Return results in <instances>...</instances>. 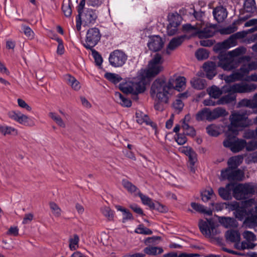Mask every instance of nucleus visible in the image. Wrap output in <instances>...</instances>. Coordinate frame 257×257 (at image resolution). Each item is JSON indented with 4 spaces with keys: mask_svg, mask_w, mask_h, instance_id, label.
I'll list each match as a JSON object with an SVG mask.
<instances>
[{
    "mask_svg": "<svg viewBox=\"0 0 257 257\" xmlns=\"http://www.w3.org/2000/svg\"><path fill=\"white\" fill-rule=\"evenodd\" d=\"M50 207L55 216L58 217L61 215V210L56 203L54 202L50 203Z\"/></svg>",
    "mask_w": 257,
    "mask_h": 257,
    "instance_id": "680f3d73",
    "label": "nucleus"
},
{
    "mask_svg": "<svg viewBox=\"0 0 257 257\" xmlns=\"http://www.w3.org/2000/svg\"><path fill=\"white\" fill-rule=\"evenodd\" d=\"M247 34L245 31H241L231 35L228 39L217 43L214 47V51L219 52L235 46L237 44V40L244 38Z\"/></svg>",
    "mask_w": 257,
    "mask_h": 257,
    "instance_id": "1a4fd4ad",
    "label": "nucleus"
},
{
    "mask_svg": "<svg viewBox=\"0 0 257 257\" xmlns=\"http://www.w3.org/2000/svg\"><path fill=\"white\" fill-rule=\"evenodd\" d=\"M216 63L214 62H205L203 66V69L206 72L207 78L212 79L216 75Z\"/></svg>",
    "mask_w": 257,
    "mask_h": 257,
    "instance_id": "4be33fe9",
    "label": "nucleus"
},
{
    "mask_svg": "<svg viewBox=\"0 0 257 257\" xmlns=\"http://www.w3.org/2000/svg\"><path fill=\"white\" fill-rule=\"evenodd\" d=\"M54 39L58 43L57 49V54L59 55H62L64 54L65 49L62 40L59 38L57 35L54 36Z\"/></svg>",
    "mask_w": 257,
    "mask_h": 257,
    "instance_id": "864d4df0",
    "label": "nucleus"
},
{
    "mask_svg": "<svg viewBox=\"0 0 257 257\" xmlns=\"http://www.w3.org/2000/svg\"><path fill=\"white\" fill-rule=\"evenodd\" d=\"M185 36H180L173 38L168 44L167 49L166 53L170 54L171 51L176 49L178 47L180 46L184 42L185 39Z\"/></svg>",
    "mask_w": 257,
    "mask_h": 257,
    "instance_id": "412c9836",
    "label": "nucleus"
},
{
    "mask_svg": "<svg viewBox=\"0 0 257 257\" xmlns=\"http://www.w3.org/2000/svg\"><path fill=\"white\" fill-rule=\"evenodd\" d=\"M136 120L138 123L143 124L145 123L147 125H151L153 127H156L155 124L152 122L149 116L140 111H137L136 113Z\"/></svg>",
    "mask_w": 257,
    "mask_h": 257,
    "instance_id": "b1692460",
    "label": "nucleus"
},
{
    "mask_svg": "<svg viewBox=\"0 0 257 257\" xmlns=\"http://www.w3.org/2000/svg\"><path fill=\"white\" fill-rule=\"evenodd\" d=\"M127 56L122 50H115L111 52L109 56V64L113 67H122L126 62Z\"/></svg>",
    "mask_w": 257,
    "mask_h": 257,
    "instance_id": "ddd939ff",
    "label": "nucleus"
},
{
    "mask_svg": "<svg viewBox=\"0 0 257 257\" xmlns=\"http://www.w3.org/2000/svg\"><path fill=\"white\" fill-rule=\"evenodd\" d=\"M243 225L249 228H257V214L254 212L253 208L248 210V215L243 221Z\"/></svg>",
    "mask_w": 257,
    "mask_h": 257,
    "instance_id": "aec40b11",
    "label": "nucleus"
},
{
    "mask_svg": "<svg viewBox=\"0 0 257 257\" xmlns=\"http://www.w3.org/2000/svg\"><path fill=\"white\" fill-rule=\"evenodd\" d=\"M246 48L240 46L227 53L220 54L218 56V66L225 71H230L237 68L243 61H249L250 57L244 56Z\"/></svg>",
    "mask_w": 257,
    "mask_h": 257,
    "instance_id": "f257e3e1",
    "label": "nucleus"
},
{
    "mask_svg": "<svg viewBox=\"0 0 257 257\" xmlns=\"http://www.w3.org/2000/svg\"><path fill=\"white\" fill-rule=\"evenodd\" d=\"M195 56L199 60H205L209 57V53L207 50L200 48L195 52Z\"/></svg>",
    "mask_w": 257,
    "mask_h": 257,
    "instance_id": "de8ad7c7",
    "label": "nucleus"
},
{
    "mask_svg": "<svg viewBox=\"0 0 257 257\" xmlns=\"http://www.w3.org/2000/svg\"><path fill=\"white\" fill-rule=\"evenodd\" d=\"M214 19L218 22H222L227 16L226 10L223 7H218L213 11Z\"/></svg>",
    "mask_w": 257,
    "mask_h": 257,
    "instance_id": "393cba45",
    "label": "nucleus"
},
{
    "mask_svg": "<svg viewBox=\"0 0 257 257\" xmlns=\"http://www.w3.org/2000/svg\"><path fill=\"white\" fill-rule=\"evenodd\" d=\"M176 135L175 140L179 145H184L187 142V138L184 134H177Z\"/></svg>",
    "mask_w": 257,
    "mask_h": 257,
    "instance_id": "69168bd1",
    "label": "nucleus"
},
{
    "mask_svg": "<svg viewBox=\"0 0 257 257\" xmlns=\"http://www.w3.org/2000/svg\"><path fill=\"white\" fill-rule=\"evenodd\" d=\"M114 96L117 102L124 107H130L132 105V101L130 99L125 97L120 92H115Z\"/></svg>",
    "mask_w": 257,
    "mask_h": 257,
    "instance_id": "2f4dec72",
    "label": "nucleus"
},
{
    "mask_svg": "<svg viewBox=\"0 0 257 257\" xmlns=\"http://www.w3.org/2000/svg\"><path fill=\"white\" fill-rule=\"evenodd\" d=\"M17 102L19 106L21 108L26 109L28 111H30L32 110L31 107L29 106L23 99L18 98L17 99Z\"/></svg>",
    "mask_w": 257,
    "mask_h": 257,
    "instance_id": "774afa93",
    "label": "nucleus"
},
{
    "mask_svg": "<svg viewBox=\"0 0 257 257\" xmlns=\"http://www.w3.org/2000/svg\"><path fill=\"white\" fill-rule=\"evenodd\" d=\"M209 108H204L199 111L195 115L196 119L198 121H203L205 119L209 121Z\"/></svg>",
    "mask_w": 257,
    "mask_h": 257,
    "instance_id": "c9c22d12",
    "label": "nucleus"
},
{
    "mask_svg": "<svg viewBox=\"0 0 257 257\" xmlns=\"http://www.w3.org/2000/svg\"><path fill=\"white\" fill-rule=\"evenodd\" d=\"M247 151H251L257 149V140H252L248 143L246 142L245 146Z\"/></svg>",
    "mask_w": 257,
    "mask_h": 257,
    "instance_id": "0e129e2a",
    "label": "nucleus"
},
{
    "mask_svg": "<svg viewBox=\"0 0 257 257\" xmlns=\"http://www.w3.org/2000/svg\"><path fill=\"white\" fill-rule=\"evenodd\" d=\"M9 118L25 126H32L35 125V122L32 118L24 114L18 110L10 111L8 113Z\"/></svg>",
    "mask_w": 257,
    "mask_h": 257,
    "instance_id": "4468645a",
    "label": "nucleus"
},
{
    "mask_svg": "<svg viewBox=\"0 0 257 257\" xmlns=\"http://www.w3.org/2000/svg\"><path fill=\"white\" fill-rule=\"evenodd\" d=\"M79 241V236L75 234L73 237L69 239V248L71 250H76L78 247V242Z\"/></svg>",
    "mask_w": 257,
    "mask_h": 257,
    "instance_id": "3c124183",
    "label": "nucleus"
},
{
    "mask_svg": "<svg viewBox=\"0 0 257 257\" xmlns=\"http://www.w3.org/2000/svg\"><path fill=\"white\" fill-rule=\"evenodd\" d=\"M182 128L183 130L184 134L187 136L194 137L196 135V131L195 128L190 126L188 123L182 124Z\"/></svg>",
    "mask_w": 257,
    "mask_h": 257,
    "instance_id": "c03bdc74",
    "label": "nucleus"
},
{
    "mask_svg": "<svg viewBox=\"0 0 257 257\" xmlns=\"http://www.w3.org/2000/svg\"><path fill=\"white\" fill-rule=\"evenodd\" d=\"M244 174L240 169L226 168L221 172L220 179L227 180L229 181H240L243 177Z\"/></svg>",
    "mask_w": 257,
    "mask_h": 257,
    "instance_id": "dca6fc26",
    "label": "nucleus"
},
{
    "mask_svg": "<svg viewBox=\"0 0 257 257\" xmlns=\"http://www.w3.org/2000/svg\"><path fill=\"white\" fill-rule=\"evenodd\" d=\"M209 121L216 119L220 117H223L227 114L226 110L222 107H218L212 110L209 108Z\"/></svg>",
    "mask_w": 257,
    "mask_h": 257,
    "instance_id": "5701e85b",
    "label": "nucleus"
},
{
    "mask_svg": "<svg viewBox=\"0 0 257 257\" xmlns=\"http://www.w3.org/2000/svg\"><path fill=\"white\" fill-rule=\"evenodd\" d=\"M215 33V27L212 26H204V24L199 25L196 35L200 38H207L212 37Z\"/></svg>",
    "mask_w": 257,
    "mask_h": 257,
    "instance_id": "a211bd4d",
    "label": "nucleus"
},
{
    "mask_svg": "<svg viewBox=\"0 0 257 257\" xmlns=\"http://www.w3.org/2000/svg\"><path fill=\"white\" fill-rule=\"evenodd\" d=\"M191 206L196 211L207 214L208 215H212V211L210 209H206L203 205L195 202L191 203Z\"/></svg>",
    "mask_w": 257,
    "mask_h": 257,
    "instance_id": "473e14b6",
    "label": "nucleus"
},
{
    "mask_svg": "<svg viewBox=\"0 0 257 257\" xmlns=\"http://www.w3.org/2000/svg\"><path fill=\"white\" fill-rule=\"evenodd\" d=\"M256 88L257 84L245 82L235 83L225 87V91L228 93L220 97L217 101V104H225L233 102L235 101L236 97L234 93H248L253 92Z\"/></svg>",
    "mask_w": 257,
    "mask_h": 257,
    "instance_id": "7ed1b4c3",
    "label": "nucleus"
},
{
    "mask_svg": "<svg viewBox=\"0 0 257 257\" xmlns=\"http://www.w3.org/2000/svg\"><path fill=\"white\" fill-rule=\"evenodd\" d=\"M164 42L159 36L155 35L150 37L147 44L149 49L154 52L160 51L163 47Z\"/></svg>",
    "mask_w": 257,
    "mask_h": 257,
    "instance_id": "6ab92c4d",
    "label": "nucleus"
},
{
    "mask_svg": "<svg viewBox=\"0 0 257 257\" xmlns=\"http://www.w3.org/2000/svg\"><path fill=\"white\" fill-rule=\"evenodd\" d=\"M223 79L226 83H231L241 80L240 79V75L237 73L236 71L229 75L225 76Z\"/></svg>",
    "mask_w": 257,
    "mask_h": 257,
    "instance_id": "49530a36",
    "label": "nucleus"
},
{
    "mask_svg": "<svg viewBox=\"0 0 257 257\" xmlns=\"http://www.w3.org/2000/svg\"><path fill=\"white\" fill-rule=\"evenodd\" d=\"M122 184L123 186L130 193H133L138 190L140 191L138 188L133 184L131 182L126 180H123L122 181Z\"/></svg>",
    "mask_w": 257,
    "mask_h": 257,
    "instance_id": "09e8293b",
    "label": "nucleus"
},
{
    "mask_svg": "<svg viewBox=\"0 0 257 257\" xmlns=\"http://www.w3.org/2000/svg\"><path fill=\"white\" fill-rule=\"evenodd\" d=\"M64 79L67 83L70 85L75 90H78L80 89L81 86L79 82L76 79L69 74L65 75Z\"/></svg>",
    "mask_w": 257,
    "mask_h": 257,
    "instance_id": "c756f323",
    "label": "nucleus"
},
{
    "mask_svg": "<svg viewBox=\"0 0 257 257\" xmlns=\"http://www.w3.org/2000/svg\"><path fill=\"white\" fill-rule=\"evenodd\" d=\"M168 20L169 22V25H173L176 26H178L181 23V17L177 13H171L169 14L168 16Z\"/></svg>",
    "mask_w": 257,
    "mask_h": 257,
    "instance_id": "f704fd0d",
    "label": "nucleus"
},
{
    "mask_svg": "<svg viewBox=\"0 0 257 257\" xmlns=\"http://www.w3.org/2000/svg\"><path fill=\"white\" fill-rule=\"evenodd\" d=\"M209 96L214 98H218L222 94V91L216 86H212L207 89Z\"/></svg>",
    "mask_w": 257,
    "mask_h": 257,
    "instance_id": "79ce46f5",
    "label": "nucleus"
},
{
    "mask_svg": "<svg viewBox=\"0 0 257 257\" xmlns=\"http://www.w3.org/2000/svg\"><path fill=\"white\" fill-rule=\"evenodd\" d=\"M174 79L170 78L166 82L163 78L156 79L152 83L150 94L155 101L167 103L170 96V91L173 89Z\"/></svg>",
    "mask_w": 257,
    "mask_h": 257,
    "instance_id": "f03ea898",
    "label": "nucleus"
},
{
    "mask_svg": "<svg viewBox=\"0 0 257 257\" xmlns=\"http://www.w3.org/2000/svg\"><path fill=\"white\" fill-rule=\"evenodd\" d=\"M101 37L100 31L98 28H90L86 33L84 47L87 49L92 50L100 41Z\"/></svg>",
    "mask_w": 257,
    "mask_h": 257,
    "instance_id": "f8f14e48",
    "label": "nucleus"
},
{
    "mask_svg": "<svg viewBox=\"0 0 257 257\" xmlns=\"http://www.w3.org/2000/svg\"><path fill=\"white\" fill-rule=\"evenodd\" d=\"M163 62L162 56L158 53L156 54L149 62L147 69L141 70L140 75L147 78L155 77L163 70Z\"/></svg>",
    "mask_w": 257,
    "mask_h": 257,
    "instance_id": "423d86ee",
    "label": "nucleus"
},
{
    "mask_svg": "<svg viewBox=\"0 0 257 257\" xmlns=\"http://www.w3.org/2000/svg\"><path fill=\"white\" fill-rule=\"evenodd\" d=\"M174 79V86L173 88L180 91L183 88L186 84V78L184 77H178L176 79L171 78Z\"/></svg>",
    "mask_w": 257,
    "mask_h": 257,
    "instance_id": "4c0bfd02",
    "label": "nucleus"
},
{
    "mask_svg": "<svg viewBox=\"0 0 257 257\" xmlns=\"http://www.w3.org/2000/svg\"><path fill=\"white\" fill-rule=\"evenodd\" d=\"M243 7L244 10L247 13H253L256 9L254 0H245Z\"/></svg>",
    "mask_w": 257,
    "mask_h": 257,
    "instance_id": "a19ab883",
    "label": "nucleus"
},
{
    "mask_svg": "<svg viewBox=\"0 0 257 257\" xmlns=\"http://www.w3.org/2000/svg\"><path fill=\"white\" fill-rule=\"evenodd\" d=\"M225 237L227 241L235 242V245L237 243H240V236L238 231L233 230L227 231L225 233Z\"/></svg>",
    "mask_w": 257,
    "mask_h": 257,
    "instance_id": "bb28decb",
    "label": "nucleus"
},
{
    "mask_svg": "<svg viewBox=\"0 0 257 257\" xmlns=\"http://www.w3.org/2000/svg\"><path fill=\"white\" fill-rule=\"evenodd\" d=\"M161 239V237L156 236L147 237L144 241V243L147 245L143 250L144 253L150 256H156L162 253L164 251L163 248L155 246L158 244L157 241Z\"/></svg>",
    "mask_w": 257,
    "mask_h": 257,
    "instance_id": "9b49d317",
    "label": "nucleus"
},
{
    "mask_svg": "<svg viewBox=\"0 0 257 257\" xmlns=\"http://www.w3.org/2000/svg\"><path fill=\"white\" fill-rule=\"evenodd\" d=\"M62 10L64 15L66 17H69L71 16L72 9L69 2H68L67 3H64L62 6Z\"/></svg>",
    "mask_w": 257,
    "mask_h": 257,
    "instance_id": "bf43d9fd",
    "label": "nucleus"
},
{
    "mask_svg": "<svg viewBox=\"0 0 257 257\" xmlns=\"http://www.w3.org/2000/svg\"><path fill=\"white\" fill-rule=\"evenodd\" d=\"M232 184L228 183L225 187H220L218 189V193L220 196L224 200H229L231 198V190L230 187Z\"/></svg>",
    "mask_w": 257,
    "mask_h": 257,
    "instance_id": "c85d7f7f",
    "label": "nucleus"
},
{
    "mask_svg": "<svg viewBox=\"0 0 257 257\" xmlns=\"http://www.w3.org/2000/svg\"><path fill=\"white\" fill-rule=\"evenodd\" d=\"M190 83L194 88L198 90L204 89L206 85V81L205 80L198 77H194L192 78Z\"/></svg>",
    "mask_w": 257,
    "mask_h": 257,
    "instance_id": "72a5a7b5",
    "label": "nucleus"
},
{
    "mask_svg": "<svg viewBox=\"0 0 257 257\" xmlns=\"http://www.w3.org/2000/svg\"><path fill=\"white\" fill-rule=\"evenodd\" d=\"M0 132L5 136L7 135L15 136L18 134L17 130L7 125H0Z\"/></svg>",
    "mask_w": 257,
    "mask_h": 257,
    "instance_id": "ea45409f",
    "label": "nucleus"
},
{
    "mask_svg": "<svg viewBox=\"0 0 257 257\" xmlns=\"http://www.w3.org/2000/svg\"><path fill=\"white\" fill-rule=\"evenodd\" d=\"M22 29L24 34L29 39H32L34 38L35 34L33 30L29 26L26 25H22Z\"/></svg>",
    "mask_w": 257,
    "mask_h": 257,
    "instance_id": "4d7b16f0",
    "label": "nucleus"
},
{
    "mask_svg": "<svg viewBox=\"0 0 257 257\" xmlns=\"http://www.w3.org/2000/svg\"><path fill=\"white\" fill-rule=\"evenodd\" d=\"M219 222L225 228L234 227L237 225L236 220L229 217H219L218 218Z\"/></svg>",
    "mask_w": 257,
    "mask_h": 257,
    "instance_id": "cd10ccee",
    "label": "nucleus"
},
{
    "mask_svg": "<svg viewBox=\"0 0 257 257\" xmlns=\"http://www.w3.org/2000/svg\"><path fill=\"white\" fill-rule=\"evenodd\" d=\"M237 30L236 27L234 24L230 25L226 28H223L220 30V33L221 34H230L234 33Z\"/></svg>",
    "mask_w": 257,
    "mask_h": 257,
    "instance_id": "052dcab7",
    "label": "nucleus"
},
{
    "mask_svg": "<svg viewBox=\"0 0 257 257\" xmlns=\"http://www.w3.org/2000/svg\"><path fill=\"white\" fill-rule=\"evenodd\" d=\"M138 195L140 197L142 203L146 205H148L151 208L152 207H154V202H153L151 198L148 196L144 195L140 191H139Z\"/></svg>",
    "mask_w": 257,
    "mask_h": 257,
    "instance_id": "8fccbe9b",
    "label": "nucleus"
},
{
    "mask_svg": "<svg viewBox=\"0 0 257 257\" xmlns=\"http://www.w3.org/2000/svg\"><path fill=\"white\" fill-rule=\"evenodd\" d=\"M213 195V191L211 188L201 192L202 200L203 202L208 201Z\"/></svg>",
    "mask_w": 257,
    "mask_h": 257,
    "instance_id": "5fc2aeb1",
    "label": "nucleus"
},
{
    "mask_svg": "<svg viewBox=\"0 0 257 257\" xmlns=\"http://www.w3.org/2000/svg\"><path fill=\"white\" fill-rule=\"evenodd\" d=\"M78 15L76 17V28L78 31L81 29V25L89 26L95 23L97 18L96 10L85 8V1L81 0L76 7Z\"/></svg>",
    "mask_w": 257,
    "mask_h": 257,
    "instance_id": "20e7f679",
    "label": "nucleus"
},
{
    "mask_svg": "<svg viewBox=\"0 0 257 257\" xmlns=\"http://www.w3.org/2000/svg\"><path fill=\"white\" fill-rule=\"evenodd\" d=\"M255 193V185L253 183L238 184L233 189V197L237 200L249 198Z\"/></svg>",
    "mask_w": 257,
    "mask_h": 257,
    "instance_id": "6e6552de",
    "label": "nucleus"
},
{
    "mask_svg": "<svg viewBox=\"0 0 257 257\" xmlns=\"http://www.w3.org/2000/svg\"><path fill=\"white\" fill-rule=\"evenodd\" d=\"M101 212L107 218L108 220L111 221L113 219L114 212L109 207L103 206L101 207Z\"/></svg>",
    "mask_w": 257,
    "mask_h": 257,
    "instance_id": "a18cd8bd",
    "label": "nucleus"
},
{
    "mask_svg": "<svg viewBox=\"0 0 257 257\" xmlns=\"http://www.w3.org/2000/svg\"><path fill=\"white\" fill-rule=\"evenodd\" d=\"M248 210H247L245 207H240L234 213L238 219L242 220L248 215Z\"/></svg>",
    "mask_w": 257,
    "mask_h": 257,
    "instance_id": "37998d69",
    "label": "nucleus"
},
{
    "mask_svg": "<svg viewBox=\"0 0 257 257\" xmlns=\"http://www.w3.org/2000/svg\"><path fill=\"white\" fill-rule=\"evenodd\" d=\"M236 71L240 75V79L241 80L245 75L249 73L250 70L246 64H243Z\"/></svg>",
    "mask_w": 257,
    "mask_h": 257,
    "instance_id": "6e6d98bb",
    "label": "nucleus"
},
{
    "mask_svg": "<svg viewBox=\"0 0 257 257\" xmlns=\"http://www.w3.org/2000/svg\"><path fill=\"white\" fill-rule=\"evenodd\" d=\"M49 116L51 117L56 123L61 127L65 128L66 124L63 120L61 116L56 112H50L49 113Z\"/></svg>",
    "mask_w": 257,
    "mask_h": 257,
    "instance_id": "58836bf2",
    "label": "nucleus"
},
{
    "mask_svg": "<svg viewBox=\"0 0 257 257\" xmlns=\"http://www.w3.org/2000/svg\"><path fill=\"white\" fill-rule=\"evenodd\" d=\"M243 238L245 239L241 243H237L235 247L238 249H252L257 245L252 242L256 240L255 234L251 231H245L242 233Z\"/></svg>",
    "mask_w": 257,
    "mask_h": 257,
    "instance_id": "f3484780",
    "label": "nucleus"
},
{
    "mask_svg": "<svg viewBox=\"0 0 257 257\" xmlns=\"http://www.w3.org/2000/svg\"><path fill=\"white\" fill-rule=\"evenodd\" d=\"M104 77L109 81L115 84H117L122 79L119 74L111 72L105 73Z\"/></svg>",
    "mask_w": 257,
    "mask_h": 257,
    "instance_id": "e433bc0d",
    "label": "nucleus"
},
{
    "mask_svg": "<svg viewBox=\"0 0 257 257\" xmlns=\"http://www.w3.org/2000/svg\"><path fill=\"white\" fill-rule=\"evenodd\" d=\"M207 133L211 136L216 137L218 136L219 133L218 131L216 128L215 125L211 124L208 126L206 127Z\"/></svg>",
    "mask_w": 257,
    "mask_h": 257,
    "instance_id": "e2e57ef3",
    "label": "nucleus"
},
{
    "mask_svg": "<svg viewBox=\"0 0 257 257\" xmlns=\"http://www.w3.org/2000/svg\"><path fill=\"white\" fill-rule=\"evenodd\" d=\"M92 55L94 59L96 65L100 66L101 65L103 59L100 54L94 49H92Z\"/></svg>",
    "mask_w": 257,
    "mask_h": 257,
    "instance_id": "13d9d810",
    "label": "nucleus"
},
{
    "mask_svg": "<svg viewBox=\"0 0 257 257\" xmlns=\"http://www.w3.org/2000/svg\"><path fill=\"white\" fill-rule=\"evenodd\" d=\"M243 138L250 139L257 137V134L256 133V129L255 130H248L246 131L243 135Z\"/></svg>",
    "mask_w": 257,
    "mask_h": 257,
    "instance_id": "338daca9",
    "label": "nucleus"
},
{
    "mask_svg": "<svg viewBox=\"0 0 257 257\" xmlns=\"http://www.w3.org/2000/svg\"><path fill=\"white\" fill-rule=\"evenodd\" d=\"M135 232L146 235H150L153 233V231L150 229L144 227L143 225H139L136 229Z\"/></svg>",
    "mask_w": 257,
    "mask_h": 257,
    "instance_id": "603ef678",
    "label": "nucleus"
},
{
    "mask_svg": "<svg viewBox=\"0 0 257 257\" xmlns=\"http://www.w3.org/2000/svg\"><path fill=\"white\" fill-rule=\"evenodd\" d=\"M186 154L189 158V167L190 171L194 173L195 170L194 166L197 160V155L195 152H194L191 148H187L186 149Z\"/></svg>",
    "mask_w": 257,
    "mask_h": 257,
    "instance_id": "a878e982",
    "label": "nucleus"
},
{
    "mask_svg": "<svg viewBox=\"0 0 257 257\" xmlns=\"http://www.w3.org/2000/svg\"><path fill=\"white\" fill-rule=\"evenodd\" d=\"M198 225L200 231L205 236L210 237L217 233L214 222L212 219H201Z\"/></svg>",
    "mask_w": 257,
    "mask_h": 257,
    "instance_id": "2eb2a0df",
    "label": "nucleus"
},
{
    "mask_svg": "<svg viewBox=\"0 0 257 257\" xmlns=\"http://www.w3.org/2000/svg\"><path fill=\"white\" fill-rule=\"evenodd\" d=\"M145 78L140 74L139 76L127 81L122 90L125 93L133 94L144 92L146 89Z\"/></svg>",
    "mask_w": 257,
    "mask_h": 257,
    "instance_id": "0eeeda50",
    "label": "nucleus"
},
{
    "mask_svg": "<svg viewBox=\"0 0 257 257\" xmlns=\"http://www.w3.org/2000/svg\"><path fill=\"white\" fill-rule=\"evenodd\" d=\"M226 138L223 141V146L228 148L233 153L241 151L246 145V141L244 140L238 139L231 133H226Z\"/></svg>",
    "mask_w": 257,
    "mask_h": 257,
    "instance_id": "9d476101",
    "label": "nucleus"
},
{
    "mask_svg": "<svg viewBox=\"0 0 257 257\" xmlns=\"http://www.w3.org/2000/svg\"><path fill=\"white\" fill-rule=\"evenodd\" d=\"M230 124L228 126V133L237 135L238 131L249 125L247 114L245 111L235 112L230 116Z\"/></svg>",
    "mask_w": 257,
    "mask_h": 257,
    "instance_id": "39448f33",
    "label": "nucleus"
},
{
    "mask_svg": "<svg viewBox=\"0 0 257 257\" xmlns=\"http://www.w3.org/2000/svg\"><path fill=\"white\" fill-rule=\"evenodd\" d=\"M242 161L243 157L241 156L238 155L232 157L228 160L227 164L228 167L227 168L236 169L241 164Z\"/></svg>",
    "mask_w": 257,
    "mask_h": 257,
    "instance_id": "7c9ffc66",
    "label": "nucleus"
}]
</instances>
